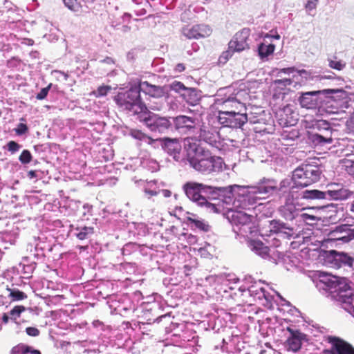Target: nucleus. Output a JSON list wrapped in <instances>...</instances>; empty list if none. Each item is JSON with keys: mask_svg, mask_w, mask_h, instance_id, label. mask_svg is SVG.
<instances>
[{"mask_svg": "<svg viewBox=\"0 0 354 354\" xmlns=\"http://www.w3.org/2000/svg\"><path fill=\"white\" fill-rule=\"evenodd\" d=\"M297 75H293L292 77L297 81L293 85V88L297 89L302 85L307 84L310 81H321L327 79L326 76L314 75L310 71L304 69L297 70Z\"/></svg>", "mask_w": 354, "mask_h": 354, "instance_id": "23", "label": "nucleus"}, {"mask_svg": "<svg viewBox=\"0 0 354 354\" xmlns=\"http://www.w3.org/2000/svg\"><path fill=\"white\" fill-rule=\"evenodd\" d=\"M250 35V30L247 28H243L236 32L233 39L228 44V50L223 53L221 58L224 57L227 59L229 57H232L234 52H241L249 48L248 43V37Z\"/></svg>", "mask_w": 354, "mask_h": 354, "instance_id": "14", "label": "nucleus"}, {"mask_svg": "<svg viewBox=\"0 0 354 354\" xmlns=\"http://www.w3.org/2000/svg\"><path fill=\"white\" fill-rule=\"evenodd\" d=\"M318 0H308L306 4V8L308 12H310L316 8Z\"/></svg>", "mask_w": 354, "mask_h": 354, "instance_id": "56", "label": "nucleus"}, {"mask_svg": "<svg viewBox=\"0 0 354 354\" xmlns=\"http://www.w3.org/2000/svg\"><path fill=\"white\" fill-rule=\"evenodd\" d=\"M292 183H293L292 177L291 178H284L280 182L279 185L277 184V188L274 189V190H273L272 194H286V192H288V191H289V189L292 187Z\"/></svg>", "mask_w": 354, "mask_h": 354, "instance_id": "38", "label": "nucleus"}, {"mask_svg": "<svg viewBox=\"0 0 354 354\" xmlns=\"http://www.w3.org/2000/svg\"><path fill=\"white\" fill-rule=\"evenodd\" d=\"M277 188V180L274 178H263L255 185L241 186L235 199V207L250 210L251 208L260 211L263 205L261 200L265 196L272 194L273 190Z\"/></svg>", "mask_w": 354, "mask_h": 354, "instance_id": "1", "label": "nucleus"}, {"mask_svg": "<svg viewBox=\"0 0 354 354\" xmlns=\"http://www.w3.org/2000/svg\"><path fill=\"white\" fill-rule=\"evenodd\" d=\"M319 94L323 95H333L337 94L338 97H342L345 95V91L342 88H336V89H323L318 91H313L305 93H301L299 96L298 101L301 107L306 108L307 109H314L317 106V97Z\"/></svg>", "mask_w": 354, "mask_h": 354, "instance_id": "12", "label": "nucleus"}, {"mask_svg": "<svg viewBox=\"0 0 354 354\" xmlns=\"http://www.w3.org/2000/svg\"><path fill=\"white\" fill-rule=\"evenodd\" d=\"M326 100L324 101V103L321 106L322 111H324L326 113L333 114L338 113V107L334 105L336 103V100L334 97H330V95H325Z\"/></svg>", "mask_w": 354, "mask_h": 354, "instance_id": "33", "label": "nucleus"}, {"mask_svg": "<svg viewBox=\"0 0 354 354\" xmlns=\"http://www.w3.org/2000/svg\"><path fill=\"white\" fill-rule=\"evenodd\" d=\"M218 120L224 127L241 128L248 122V114L236 110H218Z\"/></svg>", "mask_w": 354, "mask_h": 354, "instance_id": "13", "label": "nucleus"}, {"mask_svg": "<svg viewBox=\"0 0 354 354\" xmlns=\"http://www.w3.org/2000/svg\"><path fill=\"white\" fill-rule=\"evenodd\" d=\"M223 91H229V93H231L232 97L235 101V103L238 104L239 106H245L244 101L248 99L249 95V93L246 89L230 86L221 88L220 89L219 92L222 93Z\"/></svg>", "mask_w": 354, "mask_h": 354, "instance_id": "28", "label": "nucleus"}, {"mask_svg": "<svg viewBox=\"0 0 354 354\" xmlns=\"http://www.w3.org/2000/svg\"><path fill=\"white\" fill-rule=\"evenodd\" d=\"M135 248V244L133 243H128L124 245L122 249L123 255L130 254L131 250Z\"/></svg>", "mask_w": 354, "mask_h": 354, "instance_id": "54", "label": "nucleus"}, {"mask_svg": "<svg viewBox=\"0 0 354 354\" xmlns=\"http://www.w3.org/2000/svg\"><path fill=\"white\" fill-rule=\"evenodd\" d=\"M64 5L70 10L76 11L78 8L77 0H63Z\"/></svg>", "mask_w": 354, "mask_h": 354, "instance_id": "52", "label": "nucleus"}, {"mask_svg": "<svg viewBox=\"0 0 354 354\" xmlns=\"http://www.w3.org/2000/svg\"><path fill=\"white\" fill-rule=\"evenodd\" d=\"M22 146L18 142L14 140L9 141L6 146L3 147L5 149H7L12 154L17 153Z\"/></svg>", "mask_w": 354, "mask_h": 354, "instance_id": "45", "label": "nucleus"}, {"mask_svg": "<svg viewBox=\"0 0 354 354\" xmlns=\"http://www.w3.org/2000/svg\"><path fill=\"white\" fill-rule=\"evenodd\" d=\"M295 78H283V79H278L274 81V84L278 86L279 88H283L288 86H291L293 83H295L294 80Z\"/></svg>", "mask_w": 354, "mask_h": 354, "instance_id": "43", "label": "nucleus"}, {"mask_svg": "<svg viewBox=\"0 0 354 354\" xmlns=\"http://www.w3.org/2000/svg\"><path fill=\"white\" fill-rule=\"evenodd\" d=\"M328 297L339 304L354 317V292L345 277L326 274L320 279Z\"/></svg>", "mask_w": 354, "mask_h": 354, "instance_id": "2", "label": "nucleus"}, {"mask_svg": "<svg viewBox=\"0 0 354 354\" xmlns=\"http://www.w3.org/2000/svg\"><path fill=\"white\" fill-rule=\"evenodd\" d=\"M172 130L174 128L180 133L194 132L195 129V120L186 115L170 117Z\"/></svg>", "mask_w": 354, "mask_h": 354, "instance_id": "21", "label": "nucleus"}, {"mask_svg": "<svg viewBox=\"0 0 354 354\" xmlns=\"http://www.w3.org/2000/svg\"><path fill=\"white\" fill-rule=\"evenodd\" d=\"M132 181L134 182V183L138 186H142V185H145V181L140 179V178H138L136 176L132 178Z\"/></svg>", "mask_w": 354, "mask_h": 354, "instance_id": "63", "label": "nucleus"}, {"mask_svg": "<svg viewBox=\"0 0 354 354\" xmlns=\"http://www.w3.org/2000/svg\"><path fill=\"white\" fill-rule=\"evenodd\" d=\"M270 231L278 234L280 237L287 239L296 237V230L288 223L280 220H272L270 221Z\"/></svg>", "mask_w": 354, "mask_h": 354, "instance_id": "19", "label": "nucleus"}, {"mask_svg": "<svg viewBox=\"0 0 354 354\" xmlns=\"http://www.w3.org/2000/svg\"><path fill=\"white\" fill-rule=\"evenodd\" d=\"M131 1L135 5L133 8L139 7V6H149V3L147 0H131Z\"/></svg>", "mask_w": 354, "mask_h": 354, "instance_id": "58", "label": "nucleus"}, {"mask_svg": "<svg viewBox=\"0 0 354 354\" xmlns=\"http://www.w3.org/2000/svg\"><path fill=\"white\" fill-rule=\"evenodd\" d=\"M301 207H297L294 203L286 202L280 209L281 216L287 221L297 223Z\"/></svg>", "mask_w": 354, "mask_h": 354, "instance_id": "27", "label": "nucleus"}, {"mask_svg": "<svg viewBox=\"0 0 354 354\" xmlns=\"http://www.w3.org/2000/svg\"><path fill=\"white\" fill-rule=\"evenodd\" d=\"M183 190L186 196L198 206L205 208L209 212H223V205L210 201L211 185L196 181H188L183 185Z\"/></svg>", "mask_w": 354, "mask_h": 354, "instance_id": "4", "label": "nucleus"}, {"mask_svg": "<svg viewBox=\"0 0 354 354\" xmlns=\"http://www.w3.org/2000/svg\"><path fill=\"white\" fill-rule=\"evenodd\" d=\"M328 240L341 243H348L354 239V229L348 225H340L328 233Z\"/></svg>", "mask_w": 354, "mask_h": 354, "instance_id": "20", "label": "nucleus"}, {"mask_svg": "<svg viewBox=\"0 0 354 354\" xmlns=\"http://www.w3.org/2000/svg\"><path fill=\"white\" fill-rule=\"evenodd\" d=\"M140 118L146 127L152 133L163 134L172 131L170 117L162 116L145 111L141 113Z\"/></svg>", "mask_w": 354, "mask_h": 354, "instance_id": "8", "label": "nucleus"}, {"mask_svg": "<svg viewBox=\"0 0 354 354\" xmlns=\"http://www.w3.org/2000/svg\"><path fill=\"white\" fill-rule=\"evenodd\" d=\"M26 310V308L24 306H15L10 311V319L13 320L15 322H17L16 320L18 317H19L21 313Z\"/></svg>", "mask_w": 354, "mask_h": 354, "instance_id": "44", "label": "nucleus"}, {"mask_svg": "<svg viewBox=\"0 0 354 354\" xmlns=\"http://www.w3.org/2000/svg\"><path fill=\"white\" fill-rule=\"evenodd\" d=\"M10 354H41V352L30 346L19 344L12 348Z\"/></svg>", "mask_w": 354, "mask_h": 354, "instance_id": "34", "label": "nucleus"}, {"mask_svg": "<svg viewBox=\"0 0 354 354\" xmlns=\"http://www.w3.org/2000/svg\"><path fill=\"white\" fill-rule=\"evenodd\" d=\"M144 192L146 194H149L150 196H156L160 193V192L150 189L147 188L146 186H144Z\"/></svg>", "mask_w": 354, "mask_h": 354, "instance_id": "62", "label": "nucleus"}, {"mask_svg": "<svg viewBox=\"0 0 354 354\" xmlns=\"http://www.w3.org/2000/svg\"><path fill=\"white\" fill-rule=\"evenodd\" d=\"M211 28L205 24H197L183 29V34L189 39H198L209 36L212 34Z\"/></svg>", "mask_w": 354, "mask_h": 354, "instance_id": "22", "label": "nucleus"}, {"mask_svg": "<svg viewBox=\"0 0 354 354\" xmlns=\"http://www.w3.org/2000/svg\"><path fill=\"white\" fill-rule=\"evenodd\" d=\"M304 208L301 209V212L298 215V219L297 223L299 225L301 223H306V224H312L315 222L317 218V216L306 213Z\"/></svg>", "mask_w": 354, "mask_h": 354, "instance_id": "39", "label": "nucleus"}, {"mask_svg": "<svg viewBox=\"0 0 354 354\" xmlns=\"http://www.w3.org/2000/svg\"><path fill=\"white\" fill-rule=\"evenodd\" d=\"M354 198V192L344 187L341 184L333 183L326 187V200L344 201Z\"/></svg>", "mask_w": 354, "mask_h": 354, "instance_id": "17", "label": "nucleus"}, {"mask_svg": "<svg viewBox=\"0 0 354 354\" xmlns=\"http://www.w3.org/2000/svg\"><path fill=\"white\" fill-rule=\"evenodd\" d=\"M189 221H191L192 223L194 224L196 227L204 232H207L209 230V226L207 224L205 223L203 221L192 218H189Z\"/></svg>", "mask_w": 354, "mask_h": 354, "instance_id": "48", "label": "nucleus"}, {"mask_svg": "<svg viewBox=\"0 0 354 354\" xmlns=\"http://www.w3.org/2000/svg\"><path fill=\"white\" fill-rule=\"evenodd\" d=\"M149 6H139V7L133 8L134 12L137 16H143L147 13V8H150Z\"/></svg>", "mask_w": 354, "mask_h": 354, "instance_id": "53", "label": "nucleus"}, {"mask_svg": "<svg viewBox=\"0 0 354 354\" xmlns=\"http://www.w3.org/2000/svg\"><path fill=\"white\" fill-rule=\"evenodd\" d=\"M131 136L144 143L153 147L155 139L139 130H133L131 133Z\"/></svg>", "mask_w": 354, "mask_h": 354, "instance_id": "37", "label": "nucleus"}, {"mask_svg": "<svg viewBox=\"0 0 354 354\" xmlns=\"http://www.w3.org/2000/svg\"><path fill=\"white\" fill-rule=\"evenodd\" d=\"M112 89L111 86H100L96 91V95L97 97H103L107 95V93Z\"/></svg>", "mask_w": 354, "mask_h": 354, "instance_id": "51", "label": "nucleus"}, {"mask_svg": "<svg viewBox=\"0 0 354 354\" xmlns=\"http://www.w3.org/2000/svg\"><path fill=\"white\" fill-rule=\"evenodd\" d=\"M7 291L8 292V296L11 297L13 301L23 300L27 297L26 295L24 292L17 288H7Z\"/></svg>", "mask_w": 354, "mask_h": 354, "instance_id": "41", "label": "nucleus"}, {"mask_svg": "<svg viewBox=\"0 0 354 354\" xmlns=\"http://www.w3.org/2000/svg\"><path fill=\"white\" fill-rule=\"evenodd\" d=\"M299 196L301 198L307 201L326 200V189L324 191L318 189H305L299 194Z\"/></svg>", "mask_w": 354, "mask_h": 354, "instance_id": "31", "label": "nucleus"}, {"mask_svg": "<svg viewBox=\"0 0 354 354\" xmlns=\"http://www.w3.org/2000/svg\"><path fill=\"white\" fill-rule=\"evenodd\" d=\"M198 252H199V254H201V256L203 257L207 258L209 256H211L210 252L207 250V249L206 248H201L198 250Z\"/></svg>", "mask_w": 354, "mask_h": 354, "instance_id": "59", "label": "nucleus"}, {"mask_svg": "<svg viewBox=\"0 0 354 354\" xmlns=\"http://www.w3.org/2000/svg\"><path fill=\"white\" fill-rule=\"evenodd\" d=\"M321 170L317 165H302L292 172L293 183L295 187H305L320 178Z\"/></svg>", "mask_w": 354, "mask_h": 354, "instance_id": "9", "label": "nucleus"}, {"mask_svg": "<svg viewBox=\"0 0 354 354\" xmlns=\"http://www.w3.org/2000/svg\"><path fill=\"white\" fill-rule=\"evenodd\" d=\"M257 297L259 299H261L263 297H265V289L262 287L257 289Z\"/></svg>", "mask_w": 354, "mask_h": 354, "instance_id": "64", "label": "nucleus"}, {"mask_svg": "<svg viewBox=\"0 0 354 354\" xmlns=\"http://www.w3.org/2000/svg\"><path fill=\"white\" fill-rule=\"evenodd\" d=\"M254 218L253 215L242 211L229 210L227 212V218L233 226L234 232L243 236L253 233Z\"/></svg>", "mask_w": 354, "mask_h": 354, "instance_id": "7", "label": "nucleus"}, {"mask_svg": "<svg viewBox=\"0 0 354 354\" xmlns=\"http://www.w3.org/2000/svg\"><path fill=\"white\" fill-rule=\"evenodd\" d=\"M224 96L222 97H217L215 100V104L218 108H221L220 110H230V109H239V104L235 103L232 93L229 91H224Z\"/></svg>", "mask_w": 354, "mask_h": 354, "instance_id": "29", "label": "nucleus"}, {"mask_svg": "<svg viewBox=\"0 0 354 354\" xmlns=\"http://www.w3.org/2000/svg\"><path fill=\"white\" fill-rule=\"evenodd\" d=\"M159 146L171 157L174 158L176 162H180L182 159L181 144L178 138H171L165 137L162 138H156L153 144V148H157Z\"/></svg>", "mask_w": 354, "mask_h": 354, "instance_id": "15", "label": "nucleus"}, {"mask_svg": "<svg viewBox=\"0 0 354 354\" xmlns=\"http://www.w3.org/2000/svg\"><path fill=\"white\" fill-rule=\"evenodd\" d=\"M121 19H120L122 21V24L124 22H128L130 20L131 15L128 12H123L121 13Z\"/></svg>", "mask_w": 354, "mask_h": 354, "instance_id": "60", "label": "nucleus"}, {"mask_svg": "<svg viewBox=\"0 0 354 354\" xmlns=\"http://www.w3.org/2000/svg\"><path fill=\"white\" fill-rule=\"evenodd\" d=\"M249 247L252 252L263 259H266L269 257L270 248L261 241H250L249 242Z\"/></svg>", "mask_w": 354, "mask_h": 354, "instance_id": "30", "label": "nucleus"}, {"mask_svg": "<svg viewBox=\"0 0 354 354\" xmlns=\"http://www.w3.org/2000/svg\"><path fill=\"white\" fill-rule=\"evenodd\" d=\"M136 86L140 93L142 92L154 98H161L165 95L164 87L151 84L147 81L140 82Z\"/></svg>", "mask_w": 354, "mask_h": 354, "instance_id": "24", "label": "nucleus"}, {"mask_svg": "<svg viewBox=\"0 0 354 354\" xmlns=\"http://www.w3.org/2000/svg\"><path fill=\"white\" fill-rule=\"evenodd\" d=\"M32 158L30 151L28 149H24L21 153L19 160L24 165L28 164L31 162Z\"/></svg>", "mask_w": 354, "mask_h": 354, "instance_id": "46", "label": "nucleus"}, {"mask_svg": "<svg viewBox=\"0 0 354 354\" xmlns=\"http://www.w3.org/2000/svg\"><path fill=\"white\" fill-rule=\"evenodd\" d=\"M26 333L31 337H37L39 335V330L35 327H27L26 328Z\"/></svg>", "mask_w": 354, "mask_h": 354, "instance_id": "55", "label": "nucleus"}, {"mask_svg": "<svg viewBox=\"0 0 354 354\" xmlns=\"http://www.w3.org/2000/svg\"><path fill=\"white\" fill-rule=\"evenodd\" d=\"M76 237L80 240H86L90 238L94 233V228L93 227H78L75 229Z\"/></svg>", "mask_w": 354, "mask_h": 354, "instance_id": "36", "label": "nucleus"}, {"mask_svg": "<svg viewBox=\"0 0 354 354\" xmlns=\"http://www.w3.org/2000/svg\"><path fill=\"white\" fill-rule=\"evenodd\" d=\"M114 101L118 107L133 114H141L147 111V107L142 102L137 86L129 90H122L114 97Z\"/></svg>", "mask_w": 354, "mask_h": 354, "instance_id": "5", "label": "nucleus"}, {"mask_svg": "<svg viewBox=\"0 0 354 354\" xmlns=\"http://www.w3.org/2000/svg\"><path fill=\"white\" fill-rule=\"evenodd\" d=\"M121 12H119L118 8H115V12H111L109 15V20L110 24L112 27L114 28H119V26L122 25V21L120 19H121Z\"/></svg>", "mask_w": 354, "mask_h": 354, "instance_id": "40", "label": "nucleus"}, {"mask_svg": "<svg viewBox=\"0 0 354 354\" xmlns=\"http://www.w3.org/2000/svg\"><path fill=\"white\" fill-rule=\"evenodd\" d=\"M323 257L328 266L336 269L342 267L352 268L354 263V257L344 252L330 250L325 251Z\"/></svg>", "mask_w": 354, "mask_h": 354, "instance_id": "11", "label": "nucleus"}, {"mask_svg": "<svg viewBox=\"0 0 354 354\" xmlns=\"http://www.w3.org/2000/svg\"><path fill=\"white\" fill-rule=\"evenodd\" d=\"M52 86V84H49L46 87L42 88L40 91L36 95V99L39 100H42L46 97L50 87Z\"/></svg>", "mask_w": 354, "mask_h": 354, "instance_id": "50", "label": "nucleus"}, {"mask_svg": "<svg viewBox=\"0 0 354 354\" xmlns=\"http://www.w3.org/2000/svg\"><path fill=\"white\" fill-rule=\"evenodd\" d=\"M328 66L333 69L342 71L345 66L346 64L341 60L336 61L328 59Z\"/></svg>", "mask_w": 354, "mask_h": 354, "instance_id": "47", "label": "nucleus"}, {"mask_svg": "<svg viewBox=\"0 0 354 354\" xmlns=\"http://www.w3.org/2000/svg\"><path fill=\"white\" fill-rule=\"evenodd\" d=\"M17 136H22L28 131V127L26 124L20 122L17 124V127L14 129Z\"/></svg>", "mask_w": 354, "mask_h": 354, "instance_id": "49", "label": "nucleus"}, {"mask_svg": "<svg viewBox=\"0 0 354 354\" xmlns=\"http://www.w3.org/2000/svg\"><path fill=\"white\" fill-rule=\"evenodd\" d=\"M333 129L330 122L324 120H318L312 125V131H308V140L315 147H324L333 143Z\"/></svg>", "mask_w": 354, "mask_h": 354, "instance_id": "6", "label": "nucleus"}, {"mask_svg": "<svg viewBox=\"0 0 354 354\" xmlns=\"http://www.w3.org/2000/svg\"><path fill=\"white\" fill-rule=\"evenodd\" d=\"M198 135L200 141H203L212 147H220L221 137L215 128L210 126H202L198 131Z\"/></svg>", "mask_w": 354, "mask_h": 354, "instance_id": "18", "label": "nucleus"}, {"mask_svg": "<svg viewBox=\"0 0 354 354\" xmlns=\"http://www.w3.org/2000/svg\"><path fill=\"white\" fill-rule=\"evenodd\" d=\"M275 49V46L272 44L261 43L258 46V54L261 59L267 58L272 55Z\"/></svg>", "mask_w": 354, "mask_h": 354, "instance_id": "35", "label": "nucleus"}, {"mask_svg": "<svg viewBox=\"0 0 354 354\" xmlns=\"http://www.w3.org/2000/svg\"><path fill=\"white\" fill-rule=\"evenodd\" d=\"M290 336L287 339V348L288 351L294 353L299 351L302 345V341L305 339L306 335L298 330L288 328Z\"/></svg>", "mask_w": 354, "mask_h": 354, "instance_id": "25", "label": "nucleus"}, {"mask_svg": "<svg viewBox=\"0 0 354 354\" xmlns=\"http://www.w3.org/2000/svg\"><path fill=\"white\" fill-rule=\"evenodd\" d=\"M327 341L331 346L324 349V354H354V347L338 337L328 336Z\"/></svg>", "mask_w": 354, "mask_h": 354, "instance_id": "16", "label": "nucleus"}, {"mask_svg": "<svg viewBox=\"0 0 354 354\" xmlns=\"http://www.w3.org/2000/svg\"><path fill=\"white\" fill-rule=\"evenodd\" d=\"M241 189V186L238 185H232L226 187H215L212 186V192L210 194V201H218V203L221 205H230L232 204L235 205L236 193L239 192ZM224 207L223 212L221 214H224L225 213V209L230 210L229 207Z\"/></svg>", "mask_w": 354, "mask_h": 354, "instance_id": "10", "label": "nucleus"}, {"mask_svg": "<svg viewBox=\"0 0 354 354\" xmlns=\"http://www.w3.org/2000/svg\"><path fill=\"white\" fill-rule=\"evenodd\" d=\"M171 90L178 93L181 96L185 92L188 87L185 86L183 83L178 81H174L170 85Z\"/></svg>", "mask_w": 354, "mask_h": 354, "instance_id": "42", "label": "nucleus"}, {"mask_svg": "<svg viewBox=\"0 0 354 354\" xmlns=\"http://www.w3.org/2000/svg\"><path fill=\"white\" fill-rule=\"evenodd\" d=\"M280 125L283 127L293 126L296 124L297 114L292 110L290 106L288 105L280 110L277 113Z\"/></svg>", "mask_w": 354, "mask_h": 354, "instance_id": "26", "label": "nucleus"}, {"mask_svg": "<svg viewBox=\"0 0 354 354\" xmlns=\"http://www.w3.org/2000/svg\"><path fill=\"white\" fill-rule=\"evenodd\" d=\"M193 152L187 154V160L196 171L203 175H216L223 171L225 162L221 157L202 148L196 147Z\"/></svg>", "mask_w": 354, "mask_h": 354, "instance_id": "3", "label": "nucleus"}, {"mask_svg": "<svg viewBox=\"0 0 354 354\" xmlns=\"http://www.w3.org/2000/svg\"><path fill=\"white\" fill-rule=\"evenodd\" d=\"M182 97L189 104L194 106L199 102L201 95L197 88L188 87Z\"/></svg>", "mask_w": 354, "mask_h": 354, "instance_id": "32", "label": "nucleus"}, {"mask_svg": "<svg viewBox=\"0 0 354 354\" xmlns=\"http://www.w3.org/2000/svg\"><path fill=\"white\" fill-rule=\"evenodd\" d=\"M100 62L106 64L111 66H113L115 64L113 59L110 57H106L104 59L100 60Z\"/></svg>", "mask_w": 354, "mask_h": 354, "instance_id": "61", "label": "nucleus"}, {"mask_svg": "<svg viewBox=\"0 0 354 354\" xmlns=\"http://www.w3.org/2000/svg\"><path fill=\"white\" fill-rule=\"evenodd\" d=\"M296 71H297V70H296V68L295 67L283 68L280 69L278 71L277 75H279L281 73H284V74L290 75L291 73H294Z\"/></svg>", "mask_w": 354, "mask_h": 354, "instance_id": "57", "label": "nucleus"}]
</instances>
